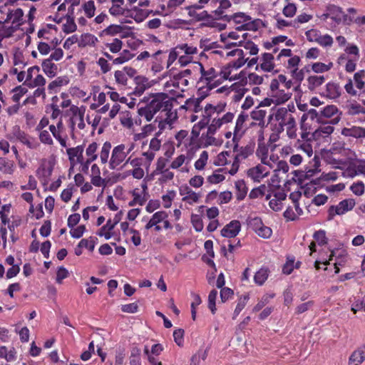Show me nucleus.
Wrapping results in <instances>:
<instances>
[{"mask_svg": "<svg viewBox=\"0 0 365 365\" xmlns=\"http://www.w3.org/2000/svg\"><path fill=\"white\" fill-rule=\"evenodd\" d=\"M175 102L176 100L167 93H152L143 98L141 103L145 105L138 108V113L147 121H150L155 114L160 111V113L165 114V122L170 123L177 116L176 112L172 110Z\"/></svg>", "mask_w": 365, "mask_h": 365, "instance_id": "obj_1", "label": "nucleus"}, {"mask_svg": "<svg viewBox=\"0 0 365 365\" xmlns=\"http://www.w3.org/2000/svg\"><path fill=\"white\" fill-rule=\"evenodd\" d=\"M355 200L354 199H345L341 201L337 205H331L328 209V220H332L334 217L341 215L346 212L351 210L355 206Z\"/></svg>", "mask_w": 365, "mask_h": 365, "instance_id": "obj_2", "label": "nucleus"}, {"mask_svg": "<svg viewBox=\"0 0 365 365\" xmlns=\"http://www.w3.org/2000/svg\"><path fill=\"white\" fill-rule=\"evenodd\" d=\"M125 148L124 144H120L114 147L109 161V168L111 170L115 169L117 166L125 160L128 155V153H125Z\"/></svg>", "mask_w": 365, "mask_h": 365, "instance_id": "obj_3", "label": "nucleus"}, {"mask_svg": "<svg viewBox=\"0 0 365 365\" xmlns=\"http://www.w3.org/2000/svg\"><path fill=\"white\" fill-rule=\"evenodd\" d=\"M234 143L233 152L237 153L235 157L238 158L240 160L248 158L255 150V143L252 140L249 142L245 146L240 147V148L237 140H235Z\"/></svg>", "mask_w": 365, "mask_h": 365, "instance_id": "obj_4", "label": "nucleus"}, {"mask_svg": "<svg viewBox=\"0 0 365 365\" xmlns=\"http://www.w3.org/2000/svg\"><path fill=\"white\" fill-rule=\"evenodd\" d=\"M241 230L240 221L234 220L227 224L221 230V235L224 237L232 238L236 237Z\"/></svg>", "mask_w": 365, "mask_h": 365, "instance_id": "obj_5", "label": "nucleus"}, {"mask_svg": "<svg viewBox=\"0 0 365 365\" xmlns=\"http://www.w3.org/2000/svg\"><path fill=\"white\" fill-rule=\"evenodd\" d=\"M134 82L135 87L133 91V94L138 96H141L146 89L152 86L148 78L143 76H135Z\"/></svg>", "mask_w": 365, "mask_h": 365, "instance_id": "obj_6", "label": "nucleus"}, {"mask_svg": "<svg viewBox=\"0 0 365 365\" xmlns=\"http://www.w3.org/2000/svg\"><path fill=\"white\" fill-rule=\"evenodd\" d=\"M365 361V344L353 351L349 359V365H360Z\"/></svg>", "mask_w": 365, "mask_h": 365, "instance_id": "obj_7", "label": "nucleus"}, {"mask_svg": "<svg viewBox=\"0 0 365 365\" xmlns=\"http://www.w3.org/2000/svg\"><path fill=\"white\" fill-rule=\"evenodd\" d=\"M12 134L16 139L26 145L28 148L31 149L36 148V145L30 140V138L28 135L24 131L21 130L19 126L16 125L13 128Z\"/></svg>", "mask_w": 365, "mask_h": 365, "instance_id": "obj_8", "label": "nucleus"}, {"mask_svg": "<svg viewBox=\"0 0 365 365\" xmlns=\"http://www.w3.org/2000/svg\"><path fill=\"white\" fill-rule=\"evenodd\" d=\"M342 135L356 138H365V128L359 126H352L349 128H344L341 132Z\"/></svg>", "mask_w": 365, "mask_h": 365, "instance_id": "obj_9", "label": "nucleus"}, {"mask_svg": "<svg viewBox=\"0 0 365 365\" xmlns=\"http://www.w3.org/2000/svg\"><path fill=\"white\" fill-rule=\"evenodd\" d=\"M326 96L331 99L338 98L341 96V88L334 82H329L326 85Z\"/></svg>", "mask_w": 365, "mask_h": 365, "instance_id": "obj_10", "label": "nucleus"}, {"mask_svg": "<svg viewBox=\"0 0 365 365\" xmlns=\"http://www.w3.org/2000/svg\"><path fill=\"white\" fill-rule=\"evenodd\" d=\"M68 83L69 79L67 76H59L48 84V90L50 93H57L58 88L66 86Z\"/></svg>", "mask_w": 365, "mask_h": 365, "instance_id": "obj_11", "label": "nucleus"}, {"mask_svg": "<svg viewBox=\"0 0 365 365\" xmlns=\"http://www.w3.org/2000/svg\"><path fill=\"white\" fill-rule=\"evenodd\" d=\"M53 172V167L50 166L48 168H46L44 165H41L36 170V176L43 182L44 184L48 183L49 181L50 177Z\"/></svg>", "mask_w": 365, "mask_h": 365, "instance_id": "obj_12", "label": "nucleus"}, {"mask_svg": "<svg viewBox=\"0 0 365 365\" xmlns=\"http://www.w3.org/2000/svg\"><path fill=\"white\" fill-rule=\"evenodd\" d=\"M326 11H329V15L331 19L337 24L341 23L340 16H342V9L334 4H329L326 7Z\"/></svg>", "mask_w": 365, "mask_h": 365, "instance_id": "obj_13", "label": "nucleus"}, {"mask_svg": "<svg viewBox=\"0 0 365 365\" xmlns=\"http://www.w3.org/2000/svg\"><path fill=\"white\" fill-rule=\"evenodd\" d=\"M325 81L324 76H310L307 78V87L310 91H314Z\"/></svg>", "mask_w": 365, "mask_h": 365, "instance_id": "obj_14", "label": "nucleus"}, {"mask_svg": "<svg viewBox=\"0 0 365 365\" xmlns=\"http://www.w3.org/2000/svg\"><path fill=\"white\" fill-rule=\"evenodd\" d=\"M262 63L260 64V68L264 71H271L274 67L273 63L274 56L272 53H264L262 56Z\"/></svg>", "mask_w": 365, "mask_h": 365, "instance_id": "obj_15", "label": "nucleus"}, {"mask_svg": "<svg viewBox=\"0 0 365 365\" xmlns=\"http://www.w3.org/2000/svg\"><path fill=\"white\" fill-rule=\"evenodd\" d=\"M42 68L43 72L49 78H53L56 75L57 66L51 62L49 59H45L42 62Z\"/></svg>", "mask_w": 365, "mask_h": 365, "instance_id": "obj_16", "label": "nucleus"}, {"mask_svg": "<svg viewBox=\"0 0 365 365\" xmlns=\"http://www.w3.org/2000/svg\"><path fill=\"white\" fill-rule=\"evenodd\" d=\"M201 102L202 101L197 98H189L185 101V105L182 106L180 108L185 110L190 109L194 113H198L202 110V108L200 106Z\"/></svg>", "mask_w": 365, "mask_h": 365, "instance_id": "obj_17", "label": "nucleus"}, {"mask_svg": "<svg viewBox=\"0 0 365 365\" xmlns=\"http://www.w3.org/2000/svg\"><path fill=\"white\" fill-rule=\"evenodd\" d=\"M217 3L220 4L218 8L213 11L215 16L223 14L225 10L231 7L232 4L230 0H212L211 4L214 6Z\"/></svg>", "mask_w": 365, "mask_h": 365, "instance_id": "obj_18", "label": "nucleus"}, {"mask_svg": "<svg viewBox=\"0 0 365 365\" xmlns=\"http://www.w3.org/2000/svg\"><path fill=\"white\" fill-rule=\"evenodd\" d=\"M98 41L97 37L91 34H83L81 36V38L78 41L79 47H85L88 45L94 46L96 43Z\"/></svg>", "mask_w": 365, "mask_h": 365, "instance_id": "obj_19", "label": "nucleus"}, {"mask_svg": "<svg viewBox=\"0 0 365 365\" xmlns=\"http://www.w3.org/2000/svg\"><path fill=\"white\" fill-rule=\"evenodd\" d=\"M235 188L237 190L236 197L237 200L241 201L245 199L247 193V187L243 180H239L235 182Z\"/></svg>", "mask_w": 365, "mask_h": 365, "instance_id": "obj_20", "label": "nucleus"}, {"mask_svg": "<svg viewBox=\"0 0 365 365\" xmlns=\"http://www.w3.org/2000/svg\"><path fill=\"white\" fill-rule=\"evenodd\" d=\"M334 131V127L331 125H323L317 128L312 134L314 138H325L331 134Z\"/></svg>", "mask_w": 365, "mask_h": 365, "instance_id": "obj_21", "label": "nucleus"}, {"mask_svg": "<svg viewBox=\"0 0 365 365\" xmlns=\"http://www.w3.org/2000/svg\"><path fill=\"white\" fill-rule=\"evenodd\" d=\"M24 16V12L21 9H16V10L9 11L6 21H11L13 24H19Z\"/></svg>", "mask_w": 365, "mask_h": 365, "instance_id": "obj_22", "label": "nucleus"}, {"mask_svg": "<svg viewBox=\"0 0 365 365\" xmlns=\"http://www.w3.org/2000/svg\"><path fill=\"white\" fill-rule=\"evenodd\" d=\"M271 96L274 98V103L279 105L287 101L291 98V93H286L283 90H277Z\"/></svg>", "mask_w": 365, "mask_h": 365, "instance_id": "obj_23", "label": "nucleus"}, {"mask_svg": "<svg viewBox=\"0 0 365 365\" xmlns=\"http://www.w3.org/2000/svg\"><path fill=\"white\" fill-rule=\"evenodd\" d=\"M131 29L130 27H128L126 26H122L120 25L111 24V25L108 26L107 28H106L103 31V33L106 35L114 36V35L121 33L125 29Z\"/></svg>", "mask_w": 365, "mask_h": 365, "instance_id": "obj_24", "label": "nucleus"}, {"mask_svg": "<svg viewBox=\"0 0 365 365\" xmlns=\"http://www.w3.org/2000/svg\"><path fill=\"white\" fill-rule=\"evenodd\" d=\"M309 72H310V66L309 65H307L299 71H298L297 68L293 69L292 71V76L298 82L299 85L304 78L305 73Z\"/></svg>", "mask_w": 365, "mask_h": 365, "instance_id": "obj_25", "label": "nucleus"}, {"mask_svg": "<svg viewBox=\"0 0 365 365\" xmlns=\"http://www.w3.org/2000/svg\"><path fill=\"white\" fill-rule=\"evenodd\" d=\"M268 277V269L266 268H261L259 270H258L255 276H254V280L255 282L261 286L262 285L264 282L267 280Z\"/></svg>", "mask_w": 365, "mask_h": 365, "instance_id": "obj_26", "label": "nucleus"}, {"mask_svg": "<svg viewBox=\"0 0 365 365\" xmlns=\"http://www.w3.org/2000/svg\"><path fill=\"white\" fill-rule=\"evenodd\" d=\"M77 26L74 21V16H66V22L63 24V31L66 34H70L76 31Z\"/></svg>", "mask_w": 365, "mask_h": 365, "instance_id": "obj_27", "label": "nucleus"}, {"mask_svg": "<svg viewBox=\"0 0 365 365\" xmlns=\"http://www.w3.org/2000/svg\"><path fill=\"white\" fill-rule=\"evenodd\" d=\"M11 92L14 93L12 96L13 101L19 103L21 98L28 92V89L21 86H18L13 88Z\"/></svg>", "mask_w": 365, "mask_h": 365, "instance_id": "obj_28", "label": "nucleus"}, {"mask_svg": "<svg viewBox=\"0 0 365 365\" xmlns=\"http://www.w3.org/2000/svg\"><path fill=\"white\" fill-rule=\"evenodd\" d=\"M332 66H333L332 63H329V64H325L324 63L317 62V63H314L312 65V70L317 73H324V72L329 71Z\"/></svg>", "mask_w": 365, "mask_h": 365, "instance_id": "obj_29", "label": "nucleus"}, {"mask_svg": "<svg viewBox=\"0 0 365 365\" xmlns=\"http://www.w3.org/2000/svg\"><path fill=\"white\" fill-rule=\"evenodd\" d=\"M105 46L113 53H117L120 51L123 47V41L119 38H114L113 42L106 43Z\"/></svg>", "mask_w": 365, "mask_h": 365, "instance_id": "obj_30", "label": "nucleus"}, {"mask_svg": "<svg viewBox=\"0 0 365 365\" xmlns=\"http://www.w3.org/2000/svg\"><path fill=\"white\" fill-rule=\"evenodd\" d=\"M289 115L288 110L286 108H279L274 113V118L279 123H282V125H285L287 117Z\"/></svg>", "mask_w": 365, "mask_h": 365, "instance_id": "obj_31", "label": "nucleus"}, {"mask_svg": "<svg viewBox=\"0 0 365 365\" xmlns=\"http://www.w3.org/2000/svg\"><path fill=\"white\" fill-rule=\"evenodd\" d=\"M82 8L85 12V14L88 18H91L95 15L96 6L94 1L93 0H90L86 3H84L82 6Z\"/></svg>", "mask_w": 365, "mask_h": 365, "instance_id": "obj_32", "label": "nucleus"}, {"mask_svg": "<svg viewBox=\"0 0 365 365\" xmlns=\"http://www.w3.org/2000/svg\"><path fill=\"white\" fill-rule=\"evenodd\" d=\"M111 148V143L106 141L103 143L100 153V158L102 163H106L108 161L110 150Z\"/></svg>", "mask_w": 365, "mask_h": 365, "instance_id": "obj_33", "label": "nucleus"}, {"mask_svg": "<svg viewBox=\"0 0 365 365\" xmlns=\"http://www.w3.org/2000/svg\"><path fill=\"white\" fill-rule=\"evenodd\" d=\"M247 118L248 115L244 114L243 113H240L237 117L234 131V137L232 139L233 142H235L237 133L242 128L243 123Z\"/></svg>", "mask_w": 365, "mask_h": 365, "instance_id": "obj_34", "label": "nucleus"}, {"mask_svg": "<svg viewBox=\"0 0 365 365\" xmlns=\"http://www.w3.org/2000/svg\"><path fill=\"white\" fill-rule=\"evenodd\" d=\"M232 21L236 24H245L251 20V17L243 12H237L232 14Z\"/></svg>", "mask_w": 365, "mask_h": 365, "instance_id": "obj_35", "label": "nucleus"}, {"mask_svg": "<svg viewBox=\"0 0 365 365\" xmlns=\"http://www.w3.org/2000/svg\"><path fill=\"white\" fill-rule=\"evenodd\" d=\"M365 77V71L361 70L354 73V79L355 81L356 86L357 88L361 90L364 88L365 83L362 79Z\"/></svg>", "mask_w": 365, "mask_h": 365, "instance_id": "obj_36", "label": "nucleus"}, {"mask_svg": "<svg viewBox=\"0 0 365 365\" xmlns=\"http://www.w3.org/2000/svg\"><path fill=\"white\" fill-rule=\"evenodd\" d=\"M208 159V153L207 151H202L200 155V158L195 161V168L201 170L204 169Z\"/></svg>", "mask_w": 365, "mask_h": 365, "instance_id": "obj_37", "label": "nucleus"}, {"mask_svg": "<svg viewBox=\"0 0 365 365\" xmlns=\"http://www.w3.org/2000/svg\"><path fill=\"white\" fill-rule=\"evenodd\" d=\"M260 26H262V27H266L265 23L259 19H255L253 21L250 20L247 21V31H257Z\"/></svg>", "mask_w": 365, "mask_h": 365, "instance_id": "obj_38", "label": "nucleus"}, {"mask_svg": "<svg viewBox=\"0 0 365 365\" xmlns=\"http://www.w3.org/2000/svg\"><path fill=\"white\" fill-rule=\"evenodd\" d=\"M67 154L68 155L69 160H73L75 157H77L78 155H81L83 153V145H78L75 148H68L66 150Z\"/></svg>", "mask_w": 365, "mask_h": 365, "instance_id": "obj_39", "label": "nucleus"}, {"mask_svg": "<svg viewBox=\"0 0 365 365\" xmlns=\"http://www.w3.org/2000/svg\"><path fill=\"white\" fill-rule=\"evenodd\" d=\"M96 240H97V238L90 237L89 239H82L79 242V245L81 247H82V248H87L92 252L95 248Z\"/></svg>", "mask_w": 365, "mask_h": 365, "instance_id": "obj_40", "label": "nucleus"}, {"mask_svg": "<svg viewBox=\"0 0 365 365\" xmlns=\"http://www.w3.org/2000/svg\"><path fill=\"white\" fill-rule=\"evenodd\" d=\"M239 45L243 46L246 50H249L250 55H256L259 51L257 46L251 41H248L244 43L240 41Z\"/></svg>", "mask_w": 365, "mask_h": 365, "instance_id": "obj_41", "label": "nucleus"}, {"mask_svg": "<svg viewBox=\"0 0 365 365\" xmlns=\"http://www.w3.org/2000/svg\"><path fill=\"white\" fill-rule=\"evenodd\" d=\"M314 239L318 242L319 245H324L327 243V238L326 237V232L323 230L316 231L313 235Z\"/></svg>", "mask_w": 365, "mask_h": 365, "instance_id": "obj_42", "label": "nucleus"}, {"mask_svg": "<svg viewBox=\"0 0 365 365\" xmlns=\"http://www.w3.org/2000/svg\"><path fill=\"white\" fill-rule=\"evenodd\" d=\"M191 222L195 231L200 232L202 230L203 222L200 215L192 214L191 216Z\"/></svg>", "mask_w": 365, "mask_h": 365, "instance_id": "obj_43", "label": "nucleus"}, {"mask_svg": "<svg viewBox=\"0 0 365 365\" xmlns=\"http://www.w3.org/2000/svg\"><path fill=\"white\" fill-rule=\"evenodd\" d=\"M338 111L336 106L329 105L326 106L321 112V117L331 118Z\"/></svg>", "mask_w": 365, "mask_h": 365, "instance_id": "obj_44", "label": "nucleus"}, {"mask_svg": "<svg viewBox=\"0 0 365 365\" xmlns=\"http://www.w3.org/2000/svg\"><path fill=\"white\" fill-rule=\"evenodd\" d=\"M316 43L324 47L331 46L333 44V38L329 34H321Z\"/></svg>", "mask_w": 365, "mask_h": 365, "instance_id": "obj_45", "label": "nucleus"}, {"mask_svg": "<svg viewBox=\"0 0 365 365\" xmlns=\"http://www.w3.org/2000/svg\"><path fill=\"white\" fill-rule=\"evenodd\" d=\"M262 174V168L258 165L255 168H250L247 170L248 177L251 178L254 180L259 181V178Z\"/></svg>", "mask_w": 365, "mask_h": 365, "instance_id": "obj_46", "label": "nucleus"}, {"mask_svg": "<svg viewBox=\"0 0 365 365\" xmlns=\"http://www.w3.org/2000/svg\"><path fill=\"white\" fill-rule=\"evenodd\" d=\"M249 299H250V296L248 294L242 295L239 299L235 309V314H236V315L239 314V313L244 309V307L247 304Z\"/></svg>", "mask_w": 365, "mask_h": 365, "instance_id": "obj_47", "label": "nucleus"}, {"mask_svg": "<svg viewBox=\"0 0 365 365\" xmlns=\"http://www.w3.org/2000/svg\"><path fill=\"white\" fill-rule=\"evenodd\" d=\"M247 224L250 228H252L255 232L259 230L260 227L264 225L262 219L259 217H255L248 220Z\"/></svg>", "mask_w": 365, "mask_h": 365, "instance_id": "obj_48", "label": "nucleus"}, {"mask_svg": "<svg viewBox=\"0 0 365 365\" xmlns=\"http://www.w3.org/2000/svg\"><path fill=\"white\" fill-rule=\"evenodd\" d=\"M266 186L264 185H262L258 187L252 189L249 195L250 198L255 199L259 197H262L265 194Z\"/></svg>", "mask_w": 365, "mask_h": 365, "instance_id": "obj_49", "label": "nucleus"}, {"mask_svg": "<svg viewBox=\"0 0 365 365\" xmlns=\"http://www.w3.org/2000/svg\"><path fill=\"white\" fill-rule=\"evenodd\" d=\"M217 296V291L212 289L210 291L208 295V307L212 313H215L216 310L215 301Z\"/></svg>", "mask_w": 365, "mask_h": 365, "instance_id": "obj_50", "label": "nucleus"}, {"mask_svg": "<svg viewBox=\"0 0 365 365\" xmlns=\"http://www.w3.org/2000/svg\"><path fill=\"white\" fill-rule=\"evenodd\" d=\"M12 163L6 158H0V170L4 173H11Z\"/></svg>", "mask_w": 365, "mask_h": 365, "instance_id": "obj_51", "label": "nucleus"}, {"mask_svg": "<svg viewBox=\"0 0 365 365\" xmlns=\"http://www.w3.org/2000/svg\"><path fill=\"white\" fill-rule=\"evenodd\" d=\"M199 197L200 195L190 189L186 195L182 197V200L188 202L189 204H192L193 202H197L199 201Z\"/></svg>", "mask_w": 365, "mask_h": 365, "instance_id": "obj_52", "label": "nucleus"}, {"mask_svg": "<svg viewBox=\"0 0 365 365\" xmlns=\"http://www.w3.org/2000/svg\"><path fill=\"white\" fill-rule=\"evenodd\" d=\"M212 90V87H207V86H202L198 88L197 96L198 100L202 101L207 96H209L210 91Z\"/></svg>", "mask_w": 365, "mask_h": 365, "instance_id": "obj_53", "label": "nucleus"}, {"mask_svg": "<svg viewBox=\"0 0 365 365\" xmlns=\"http://www.w3.org/2000/svg\"><path fill=\"white\" fill-rule=\"evenodd\" d=\"M297 12V7L294 4H288L282 10V14L286 17H293Z\"/></svg>", "mask_w": 365, "mask_h": 365, "instance_id": "obj_54", "label": "nucleus"}, {"mask_svg": "<svg viewBox=\"0 0 365 365\" xmlns=\"http://www.w3.org/2000/svg\"><path fill=\"white\" fill-rule=\"evenodd\" d=\"M39 140L42 143L51 145H53V139L47 130H41L39 134Z\"/></svg>", "mask_w": 365, "mask_h": 365, "instance_id": "obj_55", "label": "nucleus"}, {"mask_svg": "<svg viewBox=\"0 0 365 365\" xmlns=\"http://www.w3.org/2000/svg\"><path fill=\"white\" fill-rule=\"evenodd\" d=\"M351 310L356 313L358 311H365V296L361 299H357L355 302L352 304Z\"/></svg>", "mask_w": 365, "mask_h": 365, "instance_id": "obj_56", "label": "nucleus"}, {"mask_svg": "<svg viewBox=\"0 0 365 365\" xmlns=\"http://www.w3.org/2000/svg\"><path fill=\"white\" fill-rule=\"evenodd\" d=\"M0 358L11 361L14 359V354L11 350H8L6 346H3L0 347Z\"/></svg>", "mask_w": 365, "mask_h": 365, "instance_id": "obj_57", "label": "nucleus"}, {"mask_svg": "<svg viewBox=\"0 0 365 365\" xmlns=\"http://www.w3.org/2000/svg\"><path fill=\"white\" fill-rule=\"evenodd\" d=\"M350 189L356 195L361 196L364 192V184L362 182H357L354 183Z\"/></svg>", "mask_w": 365, "mask_h": 365, "instance_id": "obj_58", "label": "nucleus"}, {"mask_svg": "<svg viewBox=\"0 0 365 365\" xmlns=\"http://www.w3.org/2000/svg\"><path fill=\"white\" fill-rule=\"evenodd\" d=\"M307 40L310 42H316L321 35V32L317 29H310L305 32Z\"/></svg>", "mask_w": 365, "mask_h": 365, "instance_id": "obj_59", "label": "nucleus"}, {"mask_svg": "<svg viewBox=\"0 0 365 365\" xmlns=\"http://www.w3.org/2000/svg\"><path fill=\"white\" fill-rule=\"evenodd\" d=\"M274 297V294L264 295L261 300L254 307V311L259 312L269 302V299Z\"/></svg>", "mask_w": 365, "mask_h": 365, "instance_id": "obj_60", "label": "nucleus"}, {"mask_svg": "<svg viewBox=\"0 0 365 365\" xmlns=\"http://www.w3.org/2000/svg\"><path fill=\"white\" fill-rule=\"evenodd\" d=\"M86 231V226L85 225H79L76 228H71V230L70 231V234L72 237L78 239L81 237L83 235V233Z\"/></svg>", "mask_w": 365, "mask_h": 365, "instance_id": "obj_61", "label": "nucleus"}, {"mask_svg": "<svg viewBox=\"0 0 365 365\" xmlns=\"http://www.w3.org/2000/svg\"><path fill=\"white\" fill-rule=\"evenodd\" d=\"M256 233L261 237L267 239L269 238L272 234V230L270 227L264 226V225L256 232Z\"/></svg>", "mask_w": 365, "mask_h": 365, "instance_id": "obj_62", "label": "nucleus"}, {"mask_svg": "<svg viewBox=\"0 0 365 365\" xmlns=\"http://www.w3.org/2000/svg\"><path fill=\"white\" fill-rule=\"evenodd\" d=\"M168 217V214L165 211H158L153 214L151 220L155 224H158Z\"/></svg>", "mask_w": 365, "mask_h": 365, "instance_id": "obj_63", "label": "nucleus"}, {"mask_svg": "<svg viewBox=\"0 0 365 365\" xmlns=\"http://www.w3.org/2000/svg\"><path fill=\"white\" fill-rule=\"evenodd\" d=\"M349 113L351 115H356L359 113L365 114V108L357 103H351L350 106Z\"/></svg>", "mask_w": 365, "mask_h": 365, "instance_id": "obj_64", "label": "nucleus"}]
</instances>
